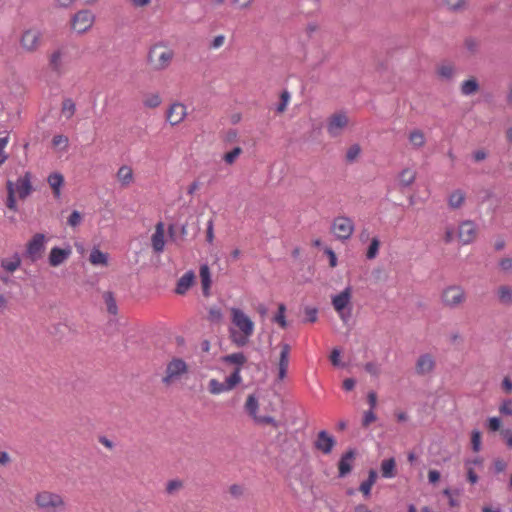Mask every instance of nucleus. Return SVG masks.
<instances>
[{"mask_svg":"<svg viewBox=\"0 0 512 512\" xmlns=\"http://www.w3.org/2000/svg\"><path fill=\"white\" fill-rule=\"evenodd\" d=\"M231 326L228 329L230 341L237 347L246 346L254 334L253 320L240 308H230Z\"/></svg>","mask_w":512,"mask_h":512,"instance_id":"obj_1","label":"nucleus"},{"mask_svg":"<svg viewBox=\"0 0 512 512\" xmlns=\"http://www.w3.org/2000/svg\"><path fill=\"white\" fill-rule=\"evenodd\" d=\"M33 502L39 512H68V499L61 493L49 489L37 491Z\"/></svg>","mask_w":512,"mask_h":512,"instance_id":"obj_2","label":"nucleus"},{"mask_svg":"<svg viewBox=\"0 0 512 512\" xmlns=\"http://www.w3.org/2000/svg\"><path fill=\"white\" fill-rule=\"evenodd\" d=\"M175 57L174 50L164 41L152 44L147 53V64L156 72L167 70Z\"/></svg>","mask_w":512,"mask_h":512,"instance_id":"obj_3","label":"nucleus"},{"mask_svg":"<svg viewBox=\"0 0 512 512\" xmlns=\"http://www.w3.org/2000/svg\"><path fill=\"white\" fill-rule=\"evenodd\" d=\"M189 373L188 363L180 357H172L167 361L161 382L166 387H169L177 382H180Z\"/></svg>","mask_w":512,"mask_h":512,"instance_id":"obj_4","label":"nucleus"},{"mask_svg":"<svg viewBox=\"0 0 512 512\" xmlns=\"http://www.w3.org/2000/svg\"><path fill=\"white\" fill-rule=\"evenodd\" d=\"M467 293L463 286L451 284L444 287L440 293V301L443 307L458 309L467 301Z\"/></svg>","mask_w":512,"mask_h":512,"instance_id":"obj_5","label":"nucleus"},{"mask_svg":"<svg viewBox=\"0 0 512 512\" xmlns=\"http://www.w3.org/2000/svg\"><path fill=\"white\" fill-rule=\"evenodd\" d=\"M43 44V33L38 27L24 29L19 36V45L26 53H35Z\"/></svg>","mask_w":512,"mask_h":512,"instance_id":"obj_6","label":"nucleus"},{"mask_svg":"<svg viewBox=\"0 0 512 512\" xmlns=\"http://www.w3.org/2000/svg\"><path fill=\"white\" fill-rule=\"evenodd\" d=\"M352 288L350 286L346 287L342 292L337 295H334L331 299L332 306L334 310L337 312L339 318L347 323L351 318L352 312Z\"/></svg>","mask_w":512,"mask_h":512,"instance_id":"obj_7","label":"nucleus"},{"mask_svg":"<svg viewBox=\"0 0 512 512\" xmlns=\"http://www.w3.org/2000/svg\"><path fill=\"white\" fill-rule=\"evenodd\" d=\"M350 119L346 112L338 111L331 114L326 121V131L332 138L340 137L349 126Z\"/></svg>","mask_w":512,"mask_h":512,"instance_id":"obj_8","label":"nucleus"},{"mask_svg":"<svg viewBox=\"0 0 512 512\" xmlns=\"http://www.w3.org/2000/svg\"><path fill=\"white\" fill-rule=\"evenodd\" d=\"M242 382V377L239 375V371H233L224 382H220L217 379H210L208 383V391L212 395H219L224 392L233 390L237 385Z\"/></svg>","mask_w":512,"mask_h":512,"instance_id":"obj_9","label":"nucleus"},{"mask_svg":"<svg viewBox=\"0 0 512 512\" xmlns=\"http://www.w3.org/2000/svg\"><path fill=\"white\" fill-rule=\"evenodd\" d=\"M95 22V15L92 11L80 10L71 18V29L79 34L85 33L91 29Z\"/></svg>","mask_w":512,"mask_h":512,"instance_id":"obj_10","label":"nucleus"},{"mask_svg":"<svg viewBox=\"0 0 512 512\" xmlns=\"http://www.w3.org/2000/svg\"><path fill=\"white\" fill-rule=\"evenodd\" d=\"M354 229L353 220L347 216L336 217L331 226L332 233L339 240H348L352 236Z\"/></svg>","mask_w":512,"mask_h":512,"instance_id":"obj_11","label":"nucleus"},{"mask_svg":"<svg viewBox=\"0 0 512 512\" xmlns=\"http://www.w3.org/2000/svg\"><path fill=\"white\" fill-rule=\"evenodd\" d=\"M46 236L42 233H36L26 244V257L31 262H36L43 257L46 244Z\"/></svg>","mask_w":512,"mask_h":512,"instance_id":"obj_12","label":"nucleus"},{"mask_svg":"<svg viewBox=\"0 0 512 512\" xmlns=\"http://www.w3.org/2000/svg\"><path fill=\"white\" fill-rule=\"evenodd\" d=\"M259 408L258 400L254 395H249L245 402V410L253 420L260 425H272L277 428L278 424L272 416H261L258 415L257 411Z\"/></svg>","mask_w":512,"mask_h":512,"instance_id":"obj_13","label":"nucleus"},{"mask_svg":"<svg viewBox=\"0 0 512 512\" xmlns=\"http://www.w3.org/2000/svg\"><path fill=\"white\" fill-rule=\"evenodd\" d=\"M187 114V106L182 102L175 101L168 106L165 118L171 126H177L185 120Z\"/></svg>","mask_w":512,"mask_h":512,"instance_id":"obj_14","label":"nucleus"},{"mask_svg":"<svg viewBox=\"0 0 512 512\" xmlns=\"http://www.w3.org/2000/svg\"><path fill=\"white\" fill-rule=\"evenodd\" d=\"M478 235L477 225L471 220H465L458 227V239L462 245L474 242Z\"/></svg>","mask_w":512,"mask_h":512,"instance_id":"obj_15","label":"nucleus"},{"mask_svg":"<svg viewBox=\"0 0 512 512\" xmlns=\"http://www.w3.org/2000/svg\"><path fill=\"white\" fill-rule=\"evenodd\" d=\"M336 445L335 438L327 431L322 430L317 434L314 447L325 455L330 454Z\"/></svg>","mask_w":512,"mask_h":512,"instance_id":"obj_16","label":"nucleus"},{"mask_svg":"<svg viewBox=\"0 0 512 512\" xmlns=\"http://www.w3.org/2000/svg\"><path fill=\"white\" fill-rule=\"evenodd\" d=\"M14 183L15 194L20 199L27 198L33 191L32 187V174L25 172L23 176L19 177Z\"/></svg>","mask_w":512,"mask_h":512,"instance_id":"obj_17","label":"nucleus"},{"mask_svg":"<svg viewBox=\"0 0 512 512\" xmlns=\"http://www.w3.org/2000/svg\"><path fill=\"white\" fill-rule=\"evenodd\" d=\"M66 51L62 48L54 50L49 56V67L57 75H61L65 71Z\"/></svg>","mask_w":512,"mask_h":512,"instance_id":"obj_18","label":"nucleus"},{"mask_svg":"<svg viewBox=\"0 0 512 512\" xmlns=\"http://www.w3.org/2000/svg\"><path fill=\"white\" fill-rule=\"evenodd\" d=\"M72 254V250L70 247L67 248H60V247H53L50 250L48 262L49 265L52 267H58L62 265L64 262H66L69 257Z\"/></svg>","mask_w":512,"mask_h":512,"instance_id":"obj_19","label":"nucleus"},{"mask_svg":"<svg viewBox=\"0 0 512 512\" xmlns=\"http://www.w3.org/2000/svg\"><path fill=\"white\" fill-rule=\"evenodd\" d=\"M151 245L156 253H162L165 248V224L158 222L155 225V231L151 236Z\"/></svg>","mask_w":512,"mask_h":512,"instance_id":"obj_20","label":"nucleus"},{"mask_svg":"<svg viewBox=\"0 0 512 512\" xmlns=\"http://www.w3.org/2000/svg\"><path fill=\"white\" fill-rule=\"evenodd\" d=\"M290 346L287 343L280 344V358L278 362V377L279 381L285 379L289 366V355H290Z\"/></svg>","mask_w":512,"mask_h":512,"instance_id":"obj_21","label":"nucleus"},{"mask_svg":"<svg viewBox=\"0 0 512 512\" xmlns=\"http://www.w3.org/2000/svg\"><path fill=\"white\" fill-rule=\"evenodd\" d=\"M355 459V451L348 450L345 452L338 463L339 477H345L348 475L353 467V461Z\"/></svg>","mask_w":512,"mask_h":512,"instance_id":"obj_22","label":"nucleus"},{"mask_svg":"<svg viewBox=\"0 0 512 512\" xmlns=\"http://www.w3.org/2000/svg\"><path fill=\"white\" fill-rule=\"evenodd\" d=\"M195 281V273L193 271H187L183 274L176 285L175 292L178 295H184L191 288Z\"/></svg>","mask_w":512,"mask_h":512,"instance_id":"obj_23","label":"nucleus"},{"mask_svg":"<svg viewBox=\"0 0 512 512\" xmlns=\"http://www.w3.org/2000/svg\"><path fill=\"white\" fill-rule=\"evenodd\" d=\"M435 367V360L432 355H421L416 363V372L421 375L430 373Z\"/></svg>","mask_w":512,"mask_h":512,"instance_id":"obj_24","label":"nucleus"},{"mask_svg":"<svg viewBox=\"0 0 512 512\" xmlns=\"http://www.w3.org/2000/svg\"><path fill=\"white\" fill-rule=\"evenodd\" d=\"M116 178L122 187L130 186L134 181L133 169L128 165H122L116 173Z\"/></svg>","mask_w":512,"mask_h":512,"instance_id":"obj_25","label":"nucleus"},{"mask_svg":"<svg viewBox=\"0 0 512 512\" xmlns=\"http://www.w3.org/2000/svg\"><path fill=\"white\" fill-rule=\"evenodd\" d=\"M47 182L52 189L53 196L59 199L61 196V188L64 185L63 175L59 172L51 173L47 178Z\"/></svg>","mask_w":512,"mask_h":512,"instance_id":"obj_26","label":"nucleus"},{"mask_svg":"<svg viewBox=\"0 0 512 512\" xmlns=\"http://www.w3.org/2000/svg\"><path fill=\"white\" fill-rule=\"evenodd\" d=\"M199 276L201 279L203 295L208 297L210 295V288L212 284L210 268L207 264H203L199 269Z\"/></svg>","mask_w":512,"mask_h":512,"instance_id":"obj_27","label":"nucleus"},{"mask_svg":"<svg viewBox=\"0 0 512 512\" xmlns=\"http://www.w3.org/2000/svg\"><path fill=\"white\" fill-rule=\"evenodd\" d=\"M222 361L227 364L235 365L234 371L238 370L239 375H241L242 367L247 362V358L242 352H237L222 357Z\"/></svg>","mask_w":512,"mask_h":512,"instance_id":"obj_28","label":"nucleus"},{"mask_svg":"<svg viewBox=\"0 0 512 512\" xmlns=\"http://www.w3.org/2000/svg\"><path fill=\"white\" fill-rule=\"evenodd\" d=\"M408 141L414 149H420L426 144V137L422 130L413 129L408 134Z\"/></svg>","mask_w":512,"mask_h":512,"instance_id":"obj_29","label":"nucleus"},{"mask_svg":"<svg viewBox=\"0 0 512 512\" xmlns=\"http://www.w3.org/2000/svg\"><path fill=\"white\" fill-rule=\"evenodd\" d=\"M21 266V258L15 253L10 258L1 260V267L8 273H14Z\"/></svg>","mask_w":512,"mask_h":512,"instance_id":"obj_30","label":"nucleus"},{"mask_svg":"<svg viewBox=\"0 0 512 512\" xmlns=\"http://www.w3.org/2000/svg\"><path fill=\"white\" fill-rule=\"evenodd\" d=\"M89 262L94 266H107L108 254L98 248H93L89 255Z\"/></svg>","mask_w":512,"mask_h":512,"instance_id":"obj_31","label":"nucleus"},{"mask_svg":"<svg viewBox=\"0 0 512 512\" xmlns=\"http://www.w3.org/2000/svg\"><path fill=\"white\" fill-rule=\"evenodd\" d=\"M381 474L384 478H393L396 475V461L394 458L385 459L381 463Z\"/></svg>","mask_w":512,"mask_h":512,"instance_id":"obj_32","label":"nucleus"},{"mask_svg":"<svg viewBox=\"0 0 512 512\" xmlns=\"http://www.w3.org/2000/svg\"><path fill=\"white\" fill-rule=\"evenodd\" d=\"M497 297L501 304H512V287L509 285H501L497 289Z\"/></svg>","mask_w":512,"mask_h":512,"instance_id":"obj_33","label":"nucleus"},{"mask_svg":"<svg viewBox=\"0 0 512 512\" xmlns=\"http://www.w3.org/2000/svg\"><path fill=\"white\" fill-rule=\"evenodd\" d=\"M142 103L146 108L154 109L161 105L162 98L157 92L147 93L143 96Z\"/></svg>","mask_w":512,"mask_h":512,"instance_id":"obj_34","label":"nucleus"},{"mask_svg":"<svg viewBox=\"0 0 512 512\" xmlns=\"http://www.w3.org/2000/svg\"><path fill=\"white\" fill-rule=\"evenodd\" d=\"M416 178V172L410 168L403 169L399 174V183L404 186H410Z\"/></svg>","mask_w":512,"mask_h":512,"instance_id":"obj_35","label":"nucleus"},{"mask_svg":"<svg viewBox=\"0 0 512 512\" xmlns=\"http://www.w3.org/2000/svg\"><path fill=\"white\" fill-rule=\"evenodd\" d=\"M478 90H479V85L475 78L465 80L461 84V93L465 96L475 94Z\"/></svg>","mask_w":512,"mask_h":512,"instance_id":"obj_36","label":"nucleus"},{"mask_svg":"<svg viewBox=\"0 0 512 512\" xmlns=\"http://www.w3.org/2000/svg\"><path fill=\"white\" fill-rule=\"evenodd\" d=\"M7 188V200H6V206L13 211H17V204H16V198H15V190H14V183L12 181H7L6 184Z\"/></svg>","mask_w":512,"mask_h":512,"instance_id":"obj_37","label":"nucleus"},{"mask_svg":"<svg viewBox=\"0 0 512 512\" xmlns=\"http://www.w3.org/2000/svg\"><path fill=\"white\" fill-rule=\"evenodd\" d=\"M75 111H76V105H75L74 101L71 98L64 99L62 102V106H61V114L66 119H71L74 116Z\"/></svg>","mask_w":512,"mask_h":512,"instance_id":"obj_38","label":"nucleus"},{"mask_svg":"<svg viewBox=\"0 0 512 512\" xmlns=\"http://www.w3.org/2000/svg\"><path fill=\"white\" fill-rule=\"evenodd\" d=\"M465 200V194L461 190H456L452 192L449 196V206L453 209L460 208Z\"/></svg>","mask_w":512,"mask_h":512,"instance_id":"obj_39","label":"nucleus"},{"mask_svg":"<svg viewBox=\"0 0 512 512\" xmlns=\"http://www.w3.org/2000/svg\"><path fill=\"white\" fill-rule=\"evenodd\" d=\"M437 74L443 79H451L455 74V67L451 63H442L437 68Z\"/></svg>","mask_w":512,"mask_h":512,"instance_id":"obj_40","label":"nucleus"},{"mask_svg":"<svg viewBox=\"0 0 512 512\" xmlns=\"http://www.w3.org/2000/svg\"><path fill=\"white\" fill-rule=\"evenodd\" d=\"M184 482L181 479H171L166 483L165 492L168 495H174L182 490Z\"/></svg>","mask_w":512,"mask_h":512,"instance_id":"obj_41","label":"nucleus"},{"mask_svg":"<svg viewBox=\"0 0 512 512\" xmlns=\"http://www.w3.org/2000/svg\"><path fill=\"white\" fill-rule=\"evenodd\" d=\"M380 240L378 237H373L371 239L370 245L366 251V258L369 260L375 259L379 253L380 248Z\"/></svg>","mask_w":512,"mask_h":512,"instance_id":"obj_42","label":"nucleus"},{"mask_svg":"<svg viewBox=\"0 0 512 512\" xmlns=\"http://www.w3.org/2000/svg\"><path fill=\"white\" fill-rule=\"evenodd\" d=\"M361 147L359 144H353L351 145L347 151H346V155H345V159L348 163H353L355 162L360 154H361Z\"/></svg>","mask_w":512,"mask_h":512,"instance_id":"obj_43","label":"nucleus"},{"mask_svg":"<svg viewBox=\"0 0 512 512\" xmlns=\"http://www.w3.org/2000/svg\"><path fill=\"white\" fill-rule=\"evenodd\" d=\"M103 299H104V302L106 304V307H107V311L110 313V314H113L115 315L117 313V304H116V300L114 298V295L112 292H105L103 294Z\"/></svg>","mask_w":512,"mask_h":512,"instance_id":"obj_44","label":"nucleus"},{"mask_svg":"<svg viewBox=\"0 0 512 512\" xmlns=\"http://www.w3.org/2000/svg\"><path fill=\"white\" fill-rule=\"evenodd\" d=\"M286 307L284 304H279L278 312L274 316V322H276L281 328L285 329L287 327V321L285 317Z\"/></svg>","mask_w":512,"mask_h":512,"instance_id":"obj_45","label":"nucleus"},{"mask_svg":"<svg viewBox=\"0 0 512 512\" xmlns=\"http://www.w3.org/2000/svg\"><path fill=\"white\" fill-rule=\"evenodd\" d=\"M449 10L460 11L467 5V0H443Z\"/></svg>","mask_w":512,"mask_h":512,"instance_id":"obj_46","label":"nucleus"},{"mask_svg":"<svg viewBox=\"0 0 512 512\" xmlns=\"http://www.w3.org/2000/svg\"><path fill=\"white\" fill-rule=\"evenodd\" d=\"M52 144L55 148L66 150L68 148L69 139L65 135H55L52 139Z\"/></svg>","mask_w":512,"mask_h":512,"instance_id":"obj_47","label":"nucleus"},{"mask_svg":"<svg viewBox=\"0 0 512 512\" xmlns=\"http://www.w3.org/2000/svg\"><path fill=\"white\" fill-rule=\"evenodd\" d=\"M223 314L220 308L213 306L209 308L208 311V320L212 323H220L222 320Z\"/></svg>","mask_w":512,"mask_h":512,"instance_id":"obj_48","label":"nucleus"},{"mask_svg":"<svg viewBox=\"0 0 512 512\" xmlns=\"http://www.w3.org/2000/svg\"><path fill=\"white\" fill-rule=\"evenodd\" d=\"M241 153H242V149L240 147H235L233 150L224 154L223 160L227 164L232 165L236 161V159L240 156Z\"/></svg>","mask_w":512,"mask_h":512,"instance_id":"obj_49","label":"nucleus"},{"mask_svg":"<svg viewBox=\"0 0 512 512\" xmlns=\"http://www.w3.org/2000/svg\"><path fill=\"white\" fill-rule=\"evenodd\" d=\"M9 143V136L0 137V166L3 165L8 159V155L5 152V148Z\"/></svg>","mask_w":512,"mask_h":512,"instance_id":"obj_50","label":"nucleus"},{"mask_svg":"<svg viewBox=\"0 0 512 512\" xmlns=\"http://www.w3.org/2000/svg\"><path fill=\"white\" fill-rule=\"evenodd\" d=\"M502 421L498 417H490L487 420L486 426L490 432L501 431Z\"/></svg>","mask_w":512,"mask_h":512,"instance_id":"obj_51","label":"nucleus"},{"mask_svg":"<svg viewBox=\"0 0 512 512\" xmlns=\"http://www.w3.org/2000/svg\"><path fill=\"white\" fill-rule=\"evenodd\" d=\"M471 445L474 452L481 450V433L478 430H473L471 433Z\"/></svg>","mask_w":512,"mask_h":512,"instance_id":"obj_52","label":"nucleus"},{"mask_svg":"<svg viewBox=\"0 0 512 512\" xmlns=\"http://www.w3.org/2000/svg\"><path fill=\"white\" fill-rule=\"evenodd\" d=\"M499 412L504 416H512V399L504 400L499 406Z\"/></svg>","mask_w":512,"mask_h":512,"instance_id":"obj_53","label":"nucleus"},{"mask_svg":"<svg viewBox=\"0 0 512 512\" xmlns=\"http://www.w3.org/2000/svg\"><path fill=\"white\" fill-rule=\"evenodd\" d=\"M82 222V215L78 211H73L70 216L68 217L67 224L70 227H77Z\"/></svg>","mask_w":512,"mask_h":512,"instance_id":"obj_54","label":"nucleus"},{"mask_svg":"<svg viewBox=\"0 0 512 512\" xmlns=\"http://www.w3.org/2000/svg\"><path fill=\"white\" fill-rule=\"evenodd\" d=\"M289 101H290L289 92H287V91L282 92L281 98H280V103L277 106V112L283 113L286 110Z\"/></svg>","mask_w":512,"mask_h":512,"instance_id":"obj_55","label":"nucleus"},{"mask_svg":"<svg viewBox=\"0 0 512 512\" xmlns=\"http://www.w3.org/2000/svg\"><path fill=\"white\" fill-rule=\"evenodd\" d=\"M465 467L467 470V479L471 484H475L478 482V475L475 473L473 467L471 466V461H465Z\"/></svg>","mask_w":512,"mask_h":512,"instance_id":"obj_56","label":"nucleus"},{"mask_svg":"<svg viewBox=\"0 0 512 512\" xmlns=\"http://www.w3.org/2000/svg\"><path fill=\"white\" fill-rule=\"evenodd\" d=\"M225 41H226L225 35H223V34L217 35L211 40V42L209 44V48L214 49V50L219 49L225 44Z\"/></svg>","mask_w":512,"mask_h":512,"instance_id":"obj_57","label":"nucleus"},{"mask_svg":"<svg viewBox=\"0 0 512 512\" xmlns=\"http://www.w3.org/2000/svg\"><path fill=\"white\" fill-rule=\"evenodd\" d=\"M245 487L241 484H232L229 487V493L234 498H239L244 495Z\"/></svg>","mask_w":512,"mask_h":512,"instance_id":"obj_58","label":"nucleus"},{"mask_svg":"<svg viewBox=\"0 0 512 512\" xmlns=\"http://www.w3.org/2000/svg\"><path fill=\"white\" fill-rule=\"evenodd\" d=\"M365 370L372 376H379L381 373V367L376 362L366 363Z\"/></svg>","mask_w":512,"mask_h":512,"instance_id":"obj_59","label":"nucleus"},{"mask_svg":"<svg viewBox=\"0 0 512 512\" xmlns=\"http://www.w3.org/2000/svg\"><path fill=\"white\" fill-rule=\"evenodd\" d=\"M376 415L373 410H368L363 415L362 425L368 427L371 423L376 421Z\"/></svg>","mask_w":512,"mask_h":512,"instance_id":"obj_60","label":"nucleus"},{"mask_svg":"<svg viewBox=\"0 0 512 512\" xmlns=\"http://www.w3.org/2000/svg\"><path fill=\"white\" fill-rule=\"evenodd\" d=\"M305 315L307 316V321L311 323H315L318 319L317 314L318 310L315 307H306L305 308Z\"/></svg>","mask_w":512,"mask_h":512,"instance_id":"obj_61","label":"nucleus"},{"mask_svg":"<svg viewBox=\"0 0 512 512\" xmlns=\"http://www.w3.org/2000/svg\"><path fill=\"white\" fill-rule=\"evenodd\" d=\"M500 435L504 442L506 443V446L509 449H512V430L511 429H502L500 431Z\"/></svg>","mask_w":512,"mask_h":512,"instance_id":"obj_62","label":"nucleus"},{"mask_svg":"<svg viewBox=\"0 0 512 512\" xmlns=\"http://www.w3.org/2000/svg\"><path fill=\"white\" fill-rule=\"evenodd\" d=\"M13 461L12 456L7 451H0V467H7Z\"/></svg>","mask_w":512,"mask_h":512,"instance_id":"obj_63","label":"nucleus"},{"mask_svg":"<svg viewBox=\"0 0 512 512\" xmlns=\"http://www.w3.org/2000/svg\"><path fill=\"white\" fill-rule=\"evenodd\" d=\"M499 267L504 272L512 271V259L511 258H502L499 261Z\"/></svg>","mask_w":512,"mask_h":512,"instance_id":"obj_64","label":"nucleus"}]
</instances>
